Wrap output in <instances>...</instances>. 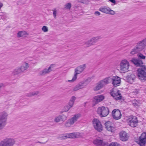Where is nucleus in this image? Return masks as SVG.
<instances>
[{
    "instance_id": "1",
    "label": "nucleus",
    "mask_w": 146,
    "mask_h": 146,
    "mask_svg": "<svg viewBox=\"0 0 146 146\" xmlns=\"http://www.w3.org/2000/svg\"><path fill=\"white\" fill-rule=\"evenodd\" d=\"M129 63L127 60L124 59L121 60L119 65L120 72L121 73H125L127 72L129 70Z\"/></svg>"
},
{
    "instance_id": "2",
    "label": "nucleus",
    "mask_w": 146,
    "mask_h": 146,
    "mask_svg": "<svg viewBox=\"0 0 146 146\" xmlns=\"http://www.w3.org/2000/svg\"><path fill=\"white\" fill-rule=\"evenodd\" d=\"M8 114L5 111L0 113V130L3 129L7 124Z\"/></svg>"
},
{
    "instance_id": "3",
    "label": "nucleus",
    "mask_w": 146,
    "mask_h": 146,
    "mask_svg": "<svg viewBox=\"0 0 146 146\" xmlns=\"http://www.w3.org/2000/svg\"><path fill=\"white\" fill-rule=\"evenodd\" d=\"M137 76L142 81L146 80V66H143L137 70Z\"/></svg>"
},
{
    "instance_id": "4",
    "label": "nucleus",
    "mask_w": 146,
    "mask_h": 146,
    "mask_svg": "<svg viewBox=\"0 0 146 146\" xmlns=\"http://www.w3.org/2000/svg\"><path fill=\"white\" fill-rule=\"evenodd\" d=\"M15 143L14 139L11 138H6L0 143V146H13Z\"/></svg>"
},
{
    "instance_id": "5",
    "label": "nucleus",
    "mask_w": 146,
    "mask_h": 146,
    "mask_svg": "<svg viewBox=\"0 0 146 146\" xmlns=\"http://www.w3.org/2000/svg\"><path fill=\"white\" fill-rule=\"evenodd\" d=\"M81 115L78 113L75 115L67 121L65 125L66 127H69L72 125L80 117Z\"/></svg>"
},
{
    "instance_id": "6",
    "label": "nucleus",
    "mask_w": 146,
    "mask_h": 146,
    "mask_svg": "<svg viewBox=\"0 0 146 146\" xmlns=\"http://www.w3.org/2000/svg\"><path fill=\"white\" fill-rule=\"evenodd\" d=\"M97 112L101 117H104L106 116L108 114L109 110L107 107L102 106L98 108Z\"/></svg>"
},
{
    "instance_id": "7",
    "label": "nucleus",
    "mask_w": 146,
    "mask_h": 146,
    "mask_svg": "<svg viewBox=\"0 0 146 146\" xmlns=\"http://www.w3.org/2000/svg\"><path fill=\"white\" fill-rule=\"evenodd\" d=\"M146 46V38L137 42L135 47L138 51L140 52L142 51Z\"/></svg>"
},
{
    "instance_id": "8",
    "label": "nucleus",
    "mask_w": 146,
    "mask_h": 146,
    "mask_svg": "<svg viewBox=\"0 0 146 146\" xmlns=\"http://www.w3.org/2000/svg\"><path fill=\"white\" fill-rule=\"evenodd\" d=\"M138 122L137 118L135 116L131 115L129 116L128 120V124L132 127H136Z\"/></svg>"
},
{
    "instance_id": "9",
    "label": "nucleus",
    "mask_w": 146,
    "mask_h": 146,
    "mask_svg": "<svg viewBox=\"0 0 146 146\" xmlns=\"http://www.w3.org/2000/svg\"><path fill=\"white\" fill-rule=\"evenodd\" d=\"M90 81H88V80L85 81L81 82L78 83L77 85L74 87L73 91H76L80 89H82L84 88L88 84Z\"/></svg>"
},
{
    "instance_id": "10",
    "label": "nucleus",
    "mask_w": 146,
    "mask_h": 146,
    "mask_svg": "<svg viewBox=\"0 0 146 146\" xmlns=\"http://www.w3.org/2000/svg\"><path fill=\"white\" fill-rule=\"evenodd\" d=\"M90 81H88V80L85 81L81 82L78 83L77 85L74 87L73 91H76L80 89H82L84 88L88 84Z\"/></svg>"
},
{
    "instance_id": "11",
    "label": "nucleus",
    "mask_w": 146,
    "mask_h": 146,
    "mask_svg": "<svg viewBox=\"0 0 146 146\" xmlns=\"http://www.w3.org/2000/svg\"><path fill=\"white\" fill-rule=\"evenodd\" d=\"M90 81H88V80L85 81L81 82L78 83L77 85L74 87L73 91H76L80 89H82L84 88L88 84Z\"/></svg>"
},
{
    "instance_id": "12",
    "label": "nucleus",
    "mask_w": 146,
    "mask_h": 146,
    "mask_svg": "<svg viewBox=\"0 0 146 146\" xmlns=\"http://www.w3.org/2000/svg\"><path fill=\"white\" fill-rule=\"evenodd\" d=\"M92 122L93 126L96 130L99 132H100L102 130V126L99 120L96 119H94L92 121Z\"/></svg>"
},
{
    "instance_id": "13",
    "label": "nucleus",
    "mask_w": 146,
    "mask_h": 146,
    "mask_svg": "<svg viewBox=\"0 0 146 146\" xmlns=\"http://www.w3.org/2000/svg\"><path fill=\"white\" fill-rule=\"evenodd\" d=\"M101 38L102 37L100 36L93 37L86 42L85 43V44L87 46H89L94 44L95 43L97 42L99 39H101Z\"/></svg>"
},
{
    "instance_id": "14",
    "label": "nucleus",
    "mask_w": 146,
    "mask_h": 146,
    "mask_svg": "<svg viewBox=\"0 0 146 146\" xmlns=\"http://www.w3.org/2000/svg\"><path fill=\"white\" fill-rule=\"evenodd\" d=\"M146 144V132L143 133L139 138V144L140 146H144Z\"/></svg>"
},
{
    "instance_id": "15",
    "label": "nucleus",
    "mask_w": 146,
    "mask_h": 146,
    "mask_svg": "<svg viewBox=\"0 0 146 146\" xmlns=\"http://www.w3.org/2000/svg\"><path fill=\"white\" fill-rule=\"evenodd\" d=\"M112 115L113 118L116 120L120 119L121 116V113L118 109H114L112 111Z\"/></svg>"
},
{
    "instance_id": "16",
    "label": "nucleus",
    "mask_w": 146,
    "mask_h": 146,
    "mask_svg": "<svg viewBox=\"0 0 146 146\" xmlns=\"http://www.w3.org/2000/svg\"><path fill=\"white\" fill-rule=\"evenodd\" d=\"M110 82L112 81L113 86L117 87L119 85L121 82V80L119 77L116 76L112 77H110Z\"/></svg>"
},
{
    "instance_id": "17",
    "label": "nucleus",
    "mask_w": 146,
    "mask_h": 146,
    "mask_svg": "<svg viewBox=\"0 0 146 146\" xmlns=\"http://www.w3.org/2000/svg\"><path fill=\"white\" fill-rule=\"evenodd\" d=\"M86 68V64H84L77 67L75 69L74 75L76 76L78 74L82 72Z\"/></svg>"
},
{
    "instance_id": "18",
    "label": "nucleus",
    "mask_w": 146,
    "mask_h": 146,
    "mask_svg": "<svg viewBox=\"0 0 146 146\" xmlns=\"http://www.w3.org/2000/svg\"><path fill=\"white\" fill-rule=\"evenodd\" d=\"M94 143L97 146H108V144L107 143H105L102 140L99 139L94 140L93 141Z\"/></svg>"
},
{
    "instance_id": "19",
    "label": "nucleus",
    "mask_w": 146,
    "mask_h": 146,
    "mask_svg": "<svg viewBox=\"0 0 146 146\" xmlns=\"http://www.w3.org/2000/svg\"><path fill=\"white\" fill-rule=\"evenodd\" d=\"M80 133L78 132L66 134L64 137L66 138H75L78 137L80 135Z\"/></svg>"
},
{
    "instance_id": "20",
    "label": "nucleus",
    "mask_w": 146,
    "mask_h": 146,
    "mask_svg": "<svg viewBox=\"0 0 146 146\" xmlns=\"http://www.w3.org/2000/svg\"><path fill=\"white\" fill-rule=\"evenodd\" d=\"M105 128L109 131L113 132L115 131V128L112 126V123L110 121H108L105 123Z\"/></svg>"
},
{
    "instance_id": "21",
    "label": "nucleus",
    "mask_w": 146,
    "mask_h": 146,
    "mask_svg": "<svg viewBox=\"0 0 146 146\" xmlns=\"http://www.w3.org/2000/svg\"><path fill=\"white\" fill-rule=\"evenodd\" d=\"M131 61L137 66H140L141 68L142 66H143V62L141 60L136 58H132Z\"/></svg>"
},
{
    "instance_id": "22",
    "label": "nucleus",
    "mask_w": 146,
    "mask_h": 146,
    "mask_svg": "<svg viewBox=\"0 0 146 146\" xmlns=\"http://www.w3.org/2000/svg\"><path fill=\"white\" fill-rule=\"evenodd\" d=\"M119 137L121 141H125L128 139L129 136L125 131H122L119 133Z\"/></svg>"
},
{
    "instance_id": "23",
    "label": "nucleus",
    "mask_w": 146,
    "mask_h": 146,
    "mask_svg": "<svg viewBox=\"0 0 146 146\" xmlns=\"http://www.w3.org/2000/svg\"><path fill=\"white\" fill-rule=\"evenodd\" d=\"M52 66V65L48 67V69L45 68L42 71H40L39 72V75L41 76H43L46 74L49 73L52 70H51Z\"/></svg>"
},
{
    "instance_id": "24",
    "label": "nucleus",
    "mask_w": 146,
    "mask_h": 146,
    "mask_svg": "<svg viewBox=\"0 0 146 146\" xmlns=\"http://www.w3.org/2000/svg\"><path fill=\"white\" fill-rule=\"evenodd\" d=\"M135 78V76L133 74L128 75L126 77L127 82L130 84H132L134 81Z\"/></svg>"
},
{
    "instance_id": "25",
    "label": "nucleus",
    "mask_w": 146,
    "mask_h": 146,
    "mask_svg": "<svg viewBox=\"0 0 146 146\" xmlns=\"http://www.w3.org/2000/svg\"><path fill=\"white\" fill-rule=\"evenodd\" d=\"M94 99L96 104L102 101L104 99V96L102 95H98L94 97Z\"/></svg>"
},
{
    "instance_id": "26",
    "label": "nucleus",
    "mask_w": 146,
    "mask_h": 146,
    "mask_svg": "<svg viewBox=\"0 0 146 146\" xmlns=\"http://www.w3.org/2000/svg\"><path fill=\"white\" fill-rule=\"evenodd\" d=\"M110 77L106 78L100 81L103 86H104L106 85L110 82Z\"/></svg>"
},
{
    "instance_id": "27",
    "label": "nucleus",
    "mask_w": 146,
    "mask_h": 146,
    "mask_svg": "<svg viewBox=\"0 0 146 146\" xmlns=\"http://www.w3.org/2000/svg\"><path fill=\"white\" fill-rule=\"evenodd\" d=\"M29 66L28 64L27 63L24 62L23 63L19 68L20 69L21 71L22 72H23L28 68Z\"/></svg>"
},
{
    "instance_id": "28",
    "label": "nucleus",
    "mask_w": 146,
    "mask_h": 146,
    "mask_svg": "<svg viewBox=\"0 0 146 146\" xmlns=\"http://www.w3.org/2000/svg\"><path fill=\"white\" fill-rule=\"evenodd\" d=\"M109 7L106 6L100 7L99 10V11L108 14Z\"/></svg>"
},
{
    "instance_id": "29",
    "label": "nucleus",
    "mask_w": 146,
    "mask_h": 146,
    "mask_svg": "<svg viewBox=\"0 0 146 146\" xmlns=\"http://www.w3.org/2000/svg\"><path fill=\"white\" fill-rule=\"evenodd\" d=\"M133 105L135 106H139L142 103V101L140 100H134L132 101Z\"/></svg>"
},
{
    "instance_id": "30",
    "label": "nucleus",
    "mask_w": 146,
    "mask_h": 146,
    "mask_svg": "<svg viewBox=\"0 0 146 146\" xmlns=\"http://www.w3.org/2000/svg\"><path fill=\"white\" fill-rule=\"evenodd\" d=\"M0 18L4 21L7 20L8 16L7 14L5 13H0Z\"/></svg>"
},
{
    "instance_id": "31",
    "label": "nucleus",
    "mask_w": 146,
    "mask_h": 146,
    "mask_svg": "<svg viewBox=\"0 0 146 146\" xmlns=\"http://www.w3.org/2000/svg\"><path fill=\"white\" fill-rule=\"evenodd\" d=\"M40 93V92L38 91H36L30 92L27 94V96L28 97H31L38 95Z\"/></svg>"
},
{
    "instance_id": "32",
    "label": "nucleus",
    "mask_w": 146,
    "mask_h": 146,
    "mask_svg": "<svg viewBox=\"0 0 146 146\" xmlns=\"http://www.w3.org/2000/svg\"><path fill=\"white\" fill-rule=\"evenodd\" d=\"M28 34L25 31H20L18 32L17 34V36L18 37L24 36Z\"/></svg>"
},
{
    "instance_id": "33",
    "label": "nucleus",
    "mask_w": 146,
    "mask_h": 146,
    "mask_svg": "<svg viewBox=\"0 0 146 146\" xmlns=\"http://www.w3.org/2000/svg\"><path fill=\"white\" fill-rule=\"evenodd\" d=\"M120 92L119 90L116 89H113L112 91L111 92L110 94L113 97L115 95H118V94Z\"/></svg>"
},
{
    "instance_id": "34",
    "label": "nucleus",
    "mask_w": 146,
    "mask_h": 146,
    "mask_svg": "<svg viewBox=\"0 0 146 146\" xmlns=\"http://www.w3.org/2000/svg\"><path fill=\"white\" fill-rule=\"evenodd\" d=\"M137 56L138 57V58L140 60H144L146 58V57L145 56H144L141 53H139L137 54Z\"/></svg>"
},
{
    "instance_id": "35",
    "label": "nucleus",
    "mask_w": 146,
    "mask_h": 146,
    "mask_svg": "<svg viewBox=\"0 0 146 146\" xmlns=\"http://www.w3.org/2000/svg\"><path fill=\"white\" fill-rule=\"evenodd\" d=\"M139 52L134 47L130 52V53L131 54L134 55L137 53Z\"/></svg>"
},
{
    "instance_id": "36",
    "label": "nucleus",
    "mask_w": 146,
    "mask_h": 146,
    "mask_svg": "<svg viewBox=\"0 0 146 146\" xmlns=\"http://www.w3.org/2000/svg\"><path fill=\"white\" fill-rule=\"evenodd\" d=\"M22 72L21 71L20 69L19 68H17L15 69L13 72V74L14 75L18 74L21 73Z\"/></svg>"
},
{
    "instance_id": "37",
    "label": "nucleus",
    "mask_w": 146,
    "mask_h": 146,
    "mask_svg": "<svg viewBox=\"0 0 146 146\" xmlns=\"http://www.w3.org/2000/svg\"><path fill=\"white\" fill-rule=\"evenodd\" d=\"M61 121V120L60 115L56 116L54 119V121L56 123L59 122Z\"/></svg>"
},
{
    "instance_id": "38",
    "label": "nucleus",
    "mask_w": 146,
    "mask_h": 146,
    "mask_svg": "<svg viewBox=\"0 0 146 146\" xmlns=\"http://www.w3.org/2000/svg\"><path fill=\"white\" fill-rule=\"evenodd\" d=\"M113 97L116 100H119L121 98V96L120 93L118 94V95H115Z\"/></svg>"
},
{
    "instance_id": "39",
    "label": "nucleus",
    "mask_w": 146,
    "mask_h": 146,
    "mask_svg": "<svg viewBox=\"0 0 146 146\" xmlns=\"http://www.w3.org/2000/svg\"><path fill=\"white\" fill-rule=\"evenodd\" d=\"M77 78V76H75L74 75L72 79L71 80H66V82H74V81Z\"/></svg>"
},
{
    "instance_id": "40",
    "label": "nucleus",
    "mask_w": 146,
    "mask_h": 146,
    "mask_svg": "<svg viewBox=\"0 0 146 146\" xmlns=\"http://www.w3.org/2000/svg\"><path fill=\"white\" fill-rule=\"evenodd\" d=\"M102 88V87L97 84V85L94 88V91H96L100 90Z\"/></svg>"
},
{
    "instance_id": "41",
    "label": "nucleus",
    "mask_w": 146,
    "mask_h": 146,
    "mask_svg": "<svg viewBox=\"0 0 146 146\" xmlns=\"http://www.w3.org/2000/svg\"><path fill=\"white\" fill-rule=\"evenodd\" d=\"M71 108L69 105H66L64 107V110L65 111H68Z\"/></svg>"
},
{
    "instance_id": "42",
    "label": "nucleus",
    "mask_w": 146,
    "mask_h": 146,
    "mask_svg": "<svg viewBox=\"0 0 146 146\" xmlns=\"http://www.w3.org/2000/svg\"><path fill=\"white\" fill-rule=\"evenodd\" d=\"M60 115V117L61 118V120L63 121H65L67 119V117L66 115L62 114Z\"/></svg>"
},
{
    "instance_id": "43",
    "label": "nucleus",
    "mask_w": 146,
    "mask_h": 146,
    "mask_svg": "<svg viewBox=\"0 0 146 146\" xmlns=\"http://www.w3.org/2000/svg\"><path fill=\"white\" fill-rule=\"evenodd\" d=\"M78 1L81 3L87 4L89 2V0H78Z\"/></svg>"
},
{
    "instance_id": "44",
    "label": "nucleus",
    "mask_w": 146,
    "mask_h": 146,
    "mask_svg": "<svg viewBox=\"0 0 146 146\" xmlns=\"http://www.w3.org/2000/svg\"><path fill=\"white\" fill-rule=\"evenodd\" d=\"M42 30L43 32H46L48 31V28L46 26H44L42 27Z\"/></svg>"
},
{
    "instance_id": "45",
    "label": "nucleus",
    "mask_w": 146,
    "mask_h": 146,
    "mask_svg": "<svg viewBox=\"0 0 146 146\" xmlns=\"http://www.w3.org/2000/svg\"><path fill=\"white\" fill-rule=\"evenodd\" d=\"M108 14L113 15L115 14V12L113 10H111V9L109 7V9L108 11Z\"/></svg>"
},
{
    "instance_id": "46",
    "label": "nucleus",
    "mask_w": 146,
    "mask_h": 146,
    "mask_svg": "<svg viewBox=\"0 0 146 146\" xmlns=\"http://www.w3.org/2000/svg\"><path fill=\"white\" fill-rule=\"evenodd\" d=\"M109 146H120V144L117 143H111Z\"/></svg>"
},
{
    "instance_id": "47",
    "label": "nucleus",
    "mask_w": 146,
    "mask_h": 146,
    "mask_svg": "<svg viewBox=\"0 0 146 146\" xmlns=\"http://www.w3.org/2000/svg\"><path fill=\"white\" fill-rule=\"evenodd\" d=\"M71 5L70 3H68L65 5V8L67 9H70L71 7Z\"/></svg>"
},
{
    "instance_id": "48",
    "label": "nucleus",
    "mask_w": 146,
    "mask_h": 146,
    "mask_svg": "<svg viewBox=\"0 0 146 146\" xmlns=\"http://www.w3.org/2000/svg\"><path fill=\"white\" fill-rule=\"evenodd\" d=\"M76 99V98L74 96H72L71 98L70 101L74 103V102Z\"/></svg>"
},
{
    "instance_id": "49",
    "label": "nucleus",
    "mask_w": 146,
    "mask_h": 146,
    "mask_svg": "<svg viewBox=\"0 0 146 146\" xmlns=\"http://www.w3.org/2000/svg\"><path fill=\"white\" fill-rule=\"evenodd\" d=\"M74 104V103L72 102H71L70 100L69 102L68 103V105L70 106L71 107H72Z\"/></svg>"
},
{
    "instance_id": "50",
    "label": "nucleus",
    "mask_w": 146,
    "mask_h": 146,
    "mask_svg": "<svg viewBox=\"0 0 146 146\" xmlns=\"http://www.w3.org/2000/svg\"><path fill=\"white\" fill-rule=\"evenodd\" d=\"M94 14L96 16H99L101 14L98 11L95 12L94 13Z\"/></svg>"
},
{
    "instance_id": "51",
    "label": "nucleus",
    "mask_w": 146,
    "mask_h": 146,
    "mask_svg": "<svg viewBox=\"0 0 146 146\" xmlns=\"http://www.w3.org/2000/svg\"><path fill=\"white\" fill-rule=\"evenodd\" d=\"M56 11H55V10L53 12V15L54 17L55 18H56Z\"/></svg>"
},
{
    "instance_id": "52",
    "label": "nucleus",
    "mask_w": 146,
    "mask_h": 146,
    "mask_svg": "<svg viewBox=\"0 0 146 146\" xmlns=\"http://www.w3.org/2000/svg\"><path fill=\"white\" fill-rule=\"evenodd\" d=\"M98 84L100 85V86L101 87H102V88H103L104 86H103V85H102V83H101V82H100V81L98 83Z\"/></svg>"
},
{
    "instance_id": "53",
    "label": "nucleus",
    "mask_w": 146,
    "mask_h": 146,
    "mask_svg": "<svg viewBox=\"0 0 146 146\" xmlns=\"http://www.w3.org/2000/svg\"><path fill=\"white\" fill-rule=\"evenodd\" d=\"M109 1L114 4H116V1L115 0H109Z\"/></svg>"
},
{
    "instance_id": "54",
    "label": "nucleus",
    "mask_w": 146,
    "mask_h": 146,
    "mask_svg": "<svg viewBox=\"0 0 146 146\" xmlns=\"http://www.w3.org/2000/svg\"><path fill=\"white\" fill-rule=\"evenodd\" d=\"M133 94H137V92H133Z\"/></svg>"
},
{
    "instance_id": "55",
    "label": "nucleus",
    "mask_w": 146,
    "mask_h": 146,
    "mask_svg": "<svg viewBox=\"0 0 146 146\" xmlns=\"http://www.w3.org/2000/svg\"><path fill=\"white\" fill-rule=\"evenodd\" d=\"M37 143H41V142H40V141H38V142H37Z\"/></svg>"
}]
</instances>
